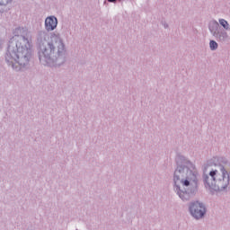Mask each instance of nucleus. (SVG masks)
Returning <instances> with one entry per match:
<instances>
[{"instance_id": "obj_1", "label": "nucleus", "mask_w": 230, "mask_h": 230, "mask_svg": "<svg viewBox=\"0 0 230 230\" xmlns=\"http://www.w3.org/2000/svg\"><path fill=\"white\" fill-rule=\"evenodd\" d=\"M199 177V172L195 165L190 162H187L183 165H178L174 172V185L176 186V191L181 200H186L190 198V194L184 190H181V186H190L192 182H197Z\"/></svg>"}, {"instance_id": "obj_2", "label": "nucleus", "mask_w": 230, "mask_h": 230, "mask_svg": "<svg viewBox=\"0 0 230 230\" xmlns=\"http://www.w3.org/2000/svg\"><path fill=\"white\" fill-rule=\"evenodd\" d=\"M204 183L206 188H213L217 184L218 188L226 189L229 186V173L224 166H220L219 170H212L208 176H204Z\"/></svg>"}, {"instance_id": "obj_3", "label": "nucleus", "mask_w": 230, "mask_h": 230, "mask_svg": "<svg viewBox=\"0 0 230 230\" xmlns=\"http://www.w3.org/2000/svg\"><path fill=\"white\" fill-rule=\"evenodd\" d=\"M30 56V49L26 47H17L13 49L11 46L8 47L6 60L13 66V67H19L22 66V58L26 60Z\"/></svg>"}, {"instance_id": "obj_4", "label": "nucleus", "mask_w": 230, "mask_h": 230, "mask_svg": "<svg viewBox=\"0 0 230 230\" xmlns=\"http://www.w3.org/2000/svg\"><path fill=\"white\" fill-rule=\"evenodd\" d=\"M190 215L194 217V218H202L204 215L206 214V208L204 205L199 203V201H196L194 203H191L190 207Z\"/></svg>"}, {"instance_id": "obj_5", "label": "nucleus", "mask_w": 230, "mask_h": 230, "mask_svg": "<svg viewBox=\"0 0 230 230\" xmlns=\"http://www.w3.org/2000/svg\"><path fill=\"white\" fill-rule=\"evenodd\" d=\"M57 24H58V20L55 16L47 17L45 20V28L48 31H53Z\"/></svg>"}, {"instance_id": "obj_6", "label": "nucleus", "mask_w": 230, "mask_h": 230, "mask_svg": "<svg viewBox=\"0 0 230 230\" xmlns=\"http://www.w3.org/2000/svg\"><path fill=\"white\" fill-rule=\"evenodd\" d=\"M51 42L52 44H50V53L51 51H53V49H55L53 46V43L55 42L56 44L58 43L59 46H62V48L64 47V44H62V40H60V38L58 36H57V34H52L51 35Z\"/></svg>"}, {"instance_id": "obj_7", "label": "nucleus", "mask_w": 230, "mask_h": 230, "mask_svg": "<svg viewBox=\"0 0 230 230\" xmlns=\"http://www.w3.org/2000/svg\"><path fill=\"white\" fill-rule=\"evenodd\" d=\"M219 22H220L221 26H223V28H225V30H229V23H227V21L221 19V20H219Z\"/></svg>"}, {"instance_id": "obj_8", "label": "nucleus", "mask_w": 230, "mask_h": 230, "mask_svg": "<svg viewBox=\"0 0 230 230\" xmlns=\"http://www.w3.org/2000/svg\"><path fill=\"white\" fill-rule=\"evenodd\" d=\"M209 46L211 49H217V48H218V43L215 40H210Z\"/></svg>"}, {"instance_id": "obj_9", "label": "nucleus", "mask_w": 230, "mask_h": 230, "mask_svg": "<svg viewBox=\"0 0 230 230\" xmlns=\"http://www.w3.org/2000/svg\"><path fill=\"white\" fill-rule=\"evenodd\" d=\"M109 3H115L116 0H108Z\"/></svg>"}]
</instances>
